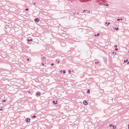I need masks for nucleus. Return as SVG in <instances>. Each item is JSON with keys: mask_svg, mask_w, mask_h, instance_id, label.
Returning <instances> with one entry per match:
<instances>
[{"mask_svg": "<svg viewBox=\"0 0 129 129\" xmlns=\"http://www.w3.org/2000/svg\"><path fill=\"white\" fill-rule=\"evenodd\" d=\"M26 120L27 122H29L30 121V119L29 118H27L26 119Z\"/></svg>", "mask_w": 129, "mask_h": 129, "instance_id": "nucleus-1", "label": "nucleus"}, {"mask_svg": "<svg viewBox=\"0 0 129 129\" xmlns=\"http://www.w3.org/2000/svg\"><path fill=\"white\" fill-rule=\"evenodd\" d=\"M40 19L39 18H37L35 19V21L36 22H38L39 21Z\"/></svg>", "mask_w": 129, "mask_h": 129, "instance_id": "nucleus-2", "label": "nucleus"}, {"mask_svg": "<svg viewBox=\"0 0 129 129\" xmlns=\"http://www.w3.org/2000/svg\"><path fill=\"white\" fill-rule=\"evenodd\" d=\"M83 104L84 105H87L88 104V103L85 101H83Z\"/></svg>", "mask_w": 129, "mask_h": 129, "instance_id": "nucleus-3", "label": "nucleus"}, {"mask_svg": "<svg viewBox=\"0 0 129 129\" xmlns=\"http://www.w3.org/2000/svg\"><path fill=\"white\" fill-rule=\"evenodd\" d=\"M57 101H56V102H55L54 101H53V103L55 105L57 104Z\"/></svg>", "mask_w": 129, "mask_h": 129, "instance_id": "nucleus-4", "label": "nucleus"}, {"mask_svg": "<svg viewBox=\"0 0 129 129\" xmlns=\"http://www.w3.org/2000/svg\"><path fill=\"white\" fill-rule=\"evenodd\" d=\"M46 58V57L45 56H44L42 57V60H43L45 59Z\"/></svg>", "mask_w": 129, "mask_h": 129, "instance_id": "nucleus-5", "label": "nucleus"}, {"mask_svg": "<svg viewBox=\"0 0 129 129\" xmlns=\"http://www.w3.org/2000/svg\"><path fill=\"white\" fill-rule=\"evenodd\" d=\"M41 93L40 92H37L36 93V94L37 95H40Z\"/></svg>", "mask_w": 129, "mask_h": 129, "instance_id": "nucleus-6", "label": "nucleus"}, {"mask_svg": "<svg viewBox=\"0 0 129 129\" xmlns=\"http://www.w3.org/2000/svg\"><path fill=\"white\" fill-rule=\"evenodd\" d=\"M128 61V60L127 59H126V60H125L124 61V63H126V62Z\"/></svg>", "mask_w": 129, "mask_h": 129, "instance_id": "nucleus-7", "label": "nucleus"}, {"mask_svg": "<svg viewBox=\"0 0 129 129\" xmlns=\"http://www.w3.org/2000/svg\"><path fill=\"white\" fill-rule=\"evenodd\" d=\"M100 35V34L99 33H98L96 35H95V36H99Z\"/></svg>", "mask_w": 129, "mask_h": 129, "instance_id": "nucleus-8", "label": "nucleus"}, {"mask_svg": "<svg viewBox=\"0 0 129 129\" xmlns=\"http://www.w3.org/2000/svg\"><path fill=\"white\" fill-rule=\"evenodd\" d=\"M27 41L28 42H30V41H32V39H31L30 40H29V39H28L27 40Z\"/></svg>", "mask_w": 129, "mask_h": 129, "instance_id": "nucleus-9", "label": "nucleus"}, {"mask_svg": "<svg viewBox=\"0 0 129 129\" xmlns=\"http://www.w3.org/2000/svg\"><path fill=\"white\" fill-rule=\"evenodd\" d=\"M90 92V90H89L88 89V90L87 91V93H89V92Z\"/></svg>", "mask_w": 129, "mask_h": 129, "instance_id": "nucleus-10", "label": "nucleus"}, {"mask_svg": "<svg viewBox=\"0 0 129 129\" xmlns=\"http://www.w3.org/2000/svg\"><path fill=\"white\" fill-rule=\"evenodd\" d=\"M66 73V71L65 70H63V74H65Z\"/></svg>", "mask_w": 129, "mask_h": 129, "instance_id": "nucleus-11", "label": "nucleus"}, {"mask_svg": "<svg viewBox=\"0 0 129 129\" xmlns=\"http://www.w3.org/2000/svg\"><path fill=\"white\" fill-rule=\"evenodd\" d=\"M87 10H84L83 11V12H84V13H85V12H86V11H87Z\"/></svg>", "mask_w": 129, "mask_h": 129, "instance_id": "nucleus-12", "label": "nucleus"}, {"mask_svg": "<svg viewBox=\"0 0 129 129\" xmlns=\"http://www.w3.org/2000/svg\"><path fill=\"white\" fill-rule=\"evenodd\" d=\"M36 117V115H34L32 117V118H35Z\"/></svg>", "mask_w": 129, "mask_h": 129, "instance_id": "nucleus-13", "label": "nucleus"}, {"mask_svg": "<svg viewBox=\"0 0 129 129\" xmlns=\"http://www.w3.org/2000/svg\"><path fill=\"white\" fill-rule=\"evenodd\" d=\"M69 73L70 74H71V71L70 70H69Z\"/></svg>", "mask_w": 129, "mask_h": 129, "instance_id": "nucleus-14", "label": "nucleus"}, {"mask_svg": "<svg viewBox=\"0 0 129 129\" xmlns=\"http://www.w3.org/2000/svg\"><path fill=\"white\" fill-rule=\"evenodd\" d=\"M116 128V126H113V128Z\"/></svg>", "mask_w": 129, "mask_h": 129, "instance_id": "nucleus-15", "label": "nucleus"}, {"mask_svg": "<svg viewBox=\"0 0 129 129\" xmlns=\"http://www.w3.org/2000/svg\"><path fill=\"white\" fill-rule=\"evenodd\" d=\"M29 10L28 9V8L26 9L25 10V11H27Z\"/></svg>", "mask_w": 129, "mask_h": 129, "instance_id": "nucleus-16", "label": "nucleus"}, {"mask_svg": "<svg viewBox=\"0 0 129 129\" xmlns=\"http://www.w3.org/2000/svg\"><path fill=\"white\" fill-rule=\"evenodd\" d=\"M115 29H116V30H117L119 29V28L117 27L116 28H115Z\"/></svg>", "mask_w": 129, "mask_h": 129, "instance_id": "nucleus-17", "label": "nucleus"}, {"mask_svg": "<svg viewBox=\"0 0 129 129\" xmlns=\"http://www.w3.org/2000/svg\"><path fill=\"white\" fill-rule=\"evenodd\" d=\"M95 63L96 64H98V63H99V62H95Z\"/></svg>", "mask_w": 129, "mask_h": 129, "instance_id": "nucleus-18", "label": "nucleus"}, {"mask_svg": "<svg viewBox=\"0 0 129 129\" xmlns=\"http://www.w3.org/2000/svg\"><path fill=\"white\" fill-rule=\"evenodd\" d=\"M6 101V100H4L2 102H5Z\"/></svg>", "mask_w": 129, "mask_h": 129, "instance_id": "nucleus-19", "label": "nucleus"}, {"mask_svg": "<svg viewBox=\"0 0 129 129\" xmlns=\"http://www.w3.org/2000/svg\"><path fill=\"white\" fill-rule=\"evenodd\" d=\"M54 65V64L53 63H52L51 64V66H52Z\"/></svg>", "mask_w": 129, "mask_h": 129, "instance_id": "nucleus-20", "label": "nucleus"}, {"mask_svg": "<svg viewBox=\"0 0 129 129\" xmlns=\"http://www.w3.org/2000/svg\"><path fill=\"white\" fill-rule=\"evenodd\" d=\"M110 24V22H108V23H107V25H109Z\"/></svg>", "mask_w": 129, "mask_h": 129, "instance_id": "nucleus-21", "label": "nucleus"}, {"mask_svg": "<svg viewBox=\"0 0 129 129\" xmlns=\"http://www.w3.org/2000/svg\"><path fill=\"white\" fill-rule=\"evenodd\" d=\"M117 47V45H115L114 46V47L115 48H116V47Z\"/></svg>", "mask_w": 129, "mask_h": 129, "instance_id": "nucleus-22", "label": "nucleus"}, {"mask_svg": "<svg viewBox=\"0 0 129 129\" xmlns=\"http://www.w3.org/2000/svg\"><path fill=\"white\" fill-rule=\"evenodd\" d=\"M42 65L43 66H44V63H42Z\"/></svg>", "mask_w": 129, "mask_h": 129, "instance_id": "nucleus-23", "label": "nucleus"}, {"mask_svg": "<svg viewBox=\"0 0 129 129\" xmlns=\"http://www.w3.org/2000/svg\"><path fill=\"white\" fill-rule=\"evenodd\" d=\"M117 20L118 21H119L120 20V19H117Z\"/></svg>", "mask_w": 129, "mask_h": 129, "instance_id": "nucleus-24", "label": "nucleus"}, {"mask_svg": "<svg viewBox=\"0 0 129 129\" xmlns=\"http://www.w3.org/2000/svg\"><path fill=\"white\" fill-rule=\"evenodd\" d=\"M118 49L117 48H116L115 50H118Z\"/></svg>", "mask_w": 129, "mask_h": 129, "instance_id": "nucleus-25", "label": "nucleus"}, {"mask_svg": "<svg viewBox=\"0 0 129 129\" xmlns=\"http://www.w3.org/2000/svg\"><path fill=\"white\" fill-rule=\"evenodd\" d=\"M112 126V124H110V127Z\"/></svg>", "mask_w": 129, "mask_h": 129, "instance_id": "nucleus-26", "label": "nucleus"}, {"mask_svg": "<svg viewBox=\"0 0 129 129\" xmlns=\"http://www.w3.org/2000/svg\"><path fill=\"white\" fill-rule=\"evenodd\" d=\"M36 4V3H35V2H34L33 3V4H34V5H35Z\"/></svg>", "mask_w": 129, "mask_h": 129, "instance_id": "nucleus-27", "label": "nucleus"}, {"mask_svg": "<svg viewBox=\"0 0 129 129\" xmlns=\"http://www.w3.org/2000/svg\"><path fill=\"white\" fill-rule=\"evenodd\" d=\"M59 62H60V61H58V63H59Z\"/></svg>", "mask_w": 129, "mask_h": 129, "instance_id": "nucleus-28", "label": "nucleus"}, {"mask_svg": "<svg viewBox=\"0 0 129 129\" xmlns=\"http://www.w3.org/2000/svg\"><path fill=\"white\" fill-rule=\"evenodd\" d=\"M108 6V5L107 4L106 5V6Z\"/></svg>", "mask_w": 129, "mask_h": 129, "instance_id": "nucleus-29", "label": "nucleus"}, {"mask_svg": "<svg viewBox=\"0 0 129 129\" xmlns=\"http://www.w3.org/2000/svg\"><path fill=\"white\" fill-rule=\"evenodd\" d=\"M3 110V109H0V111H2Z\"/></svg>", "mask_w": 129, "mask_h": 129, "instance_id": "nucleus-30", "label": "nucleus"}, {"mask_svg": "<svg viewBox=\"0 0 129 129\" xmlns=\"http://www.w3.org/2000/svg\"><path fill=\"white\" fill-rule=\"evenodd\" d=\"M120 20H123V19H122V18H121L120 19Z\"/></svg>", "mask_w": 129, "mask_h": 129, "instance_id": "nucleus-31", "label": "nucleus"}, {"mask_svg": "<svg viewBox=\"0 0 129 129\" xmlns=\"http://www.w3.org/2000/svg\"><path fill=\"white\" fill-rule=\"evenodd\" d=\"M127 63L128 64H129V61L128 62H127Z\"/></svg>", "mask_w": 129, "mask_h": 129, "instance_id": "nucleus-32", "label": "nucleus"}, {"mask_svg": "<svg viewBox=\"0 0 129 129\" xmlns=\"http://www.w3.org/2000/svg\"><path fill=\"white\" fill-rule=\"evenodd\" d=\"M62 70H61V71H60V72L61 73V72H62Z\"/></svg>", "mask_w": 129, "mask_h": 129, "instance_id": "nucleus-33", "label": "nucleus"}, {"mask_svg": "<svg viewBox=\"0 0 129 129\" xmlns=\"http://www.w3.org/2000/svg\"><path fill=\"white\" fill-rule=\"evenodd\" d=\"M79 12H77V14H79Z\"/></svg>", "mask_w": 129, "mask_h": 129, "instance_id": "nucleus-34", "label": "nucleus"}, {"mask_svg": "<svg viewBox=\"0 0 129 129\" xmlns=\"http://www.w3.org/2000/svg\"><path fill=\"white\" fill-rule=\"evenodd\" d=\"M107 22H106L105 23V24H107Z\"/></svg>", "mask_w": 129, "mask_h": 129, "instance_id": "nucleus-35", "label": "nucleus"}, {"mask_svg": "<svg viewBox=\"0 0 129 129\" xmlns=\"http://www.w3.org/2000/svg\"><path fill=\"white\" fill-rule=\"evenodd\" d=\"M114 52H112V54H114Z\"/></svg>", "mask_w": 129, "mask_h": 129, "instance_id": "nucleus-36", "label": "nucleus"}, {"mask_svg": "<svg viewBox=\"0 0 129 129\" xmlns=\"http://www.w3.org/2000/svg\"><path fill=\"white\" fill-rule=\"evenodd\" d=\"M27 60H29V58H28Z\"/></svg>", "mask_w": 129, "mask_h": 129, "instance_id": "nucleus-37", "label": "nucleus"}, {"mask_svg": "<svg viewBox=\"0 0 129 129\" xmlns=\"http://www.w3.org/2000/svg\"><path fill=\"white\" fill-rule=\"evenodd\" d=\"M128 129H129V126L128 127Z\"/></svg>", "mask_w": 129, "mask_h": 129, "instance_id": "nucleus-38", "label": "nucleus"}, {"mask_svg": "<svg viewBox=\"0 0 129 129\" xmlns=\"http://www.w3.org/2000/svg\"><path fill=\"white\" fill-rule=\"evenodd\" d=\"M75 13H74V15H75Z\"/></svg>", "mask_w": 129, "mask_h": 129, "instance_id": "nucleus-39", "label": "nucleus"}, {"mask_svg": "<svg viewBox=\"0 0 129 129\" xmlns=\"http://www.w3.org/2000/svg\"><path fill=\"white\" fill-rule=\"evenodd\" d=\"M128 126H129V124L128 125Z\"/></svg>", "mask_w": 129, "mask_h": 129, "instance_id": "nucleus-40", "label": "nucleus"}, {"mask_svg": "<svg viewBox=\"0 0 129 129\" xmlns=\"http://www.w3.org/2000/svg\"><path fill=\"white\" fill-rule=\"evenodd\" d=\"M88 12H90V11H88Z\"/></svg>", "mask_w": 129, "mask_h": 129, "instance_id": "nucleus-41", "label": "nucleus"}, {"mask_svg": "<svg viewBox=\"0 0 129 129\" xmlns=\"http://www.w3.org/2000/svg\"><path fill=\"white\" fill-rule=\"evenodd\" d=\"M72 71V72H73V71Z\"/></svg>", "mask_w": 129, "mask_h": 129, "instance_id": "nucleus-42", "label": "nucleus"}, {"mask_svg": "<svg viewBox=\"0 0 129 129\" xmlns=\"http://www.w3.org/2000/svg\"><path fill=\"white\" fill-rule=\"evenodd\" d=\"M128 52L129 53V51H128Z\"/></svg>", "mask_w": 129, "mask_h": 129, "instance_id": "nucleus-43", "label": "nucleus"}]
</instances>
